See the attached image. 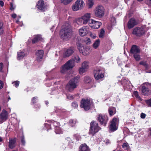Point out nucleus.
Returning a JSON list of instances; mask_svg holds the SVG:
<instances>
[{
	"mask_svg": "<svg viewBox=\"0 0 151 151\" xmlns=\"http://www.w3.org/2000/svg\"><path fill=\"white\" fill-rule=\"evenodd\" d=\"M60 36L62 39L66 41L69 40L71 37V32L70 27L68 23H66L63 26L60 32Z\"/></svg>",
	"mask_w": 151,
	"mask_h": 151,
	"instance_id": "1",
	"label": "nucleus"
},
{
	"mask_svg": "<svg viewBox=\"0 0 151 151\" xmlns=\"http://www.w3.org/2000/svg\"><path fill=\"white\" fill-rule=\"evenodd\" d=\"M91 14L86 13L81 17L76 19L74 22L80 25H83L90 22Z\"/></svg>",
	"mask_w": 151,
	"mask_h": 151,
	"instance_id": "2",
	"label": "nucleus"
},
{
	"mask_svg": "<svg viewBox=\"0 0 151 151\" xmlns=\"http://www.w3.org/2000/svg\"><path fill=\"white\" fill-rule=\"evenodd\" d=\"M60 123L58 122L48 121V130L51 129L52 126H54L55 127V132L56 134H60L63 133L62 129L60 127Z\"/></svg>",
	"mask_w": 151,
	"mask_h": 151,
	"instance_id": "3",
	"label": "nucleus"
},
{
	"mask_svg": "<svg viewBox=\"0 0 151 151\" xmlns=\"http://www.w3.org/2000/svg\"><path fill=\"white\" fill-rule=\"evenodd\" d=\"M78 80L77 78L71 79L66 86V89L69 91H71L76 88Z\"/></svg>",
	"mask_w": 151,
	"mask_h": 151,
	"instance_id": "4",
	"label": "nucleus"
},
{
	"mask_svg": "<svg viewBox=\"0 0 151 151\" xmlns=\"http://www.w3.org/2000/svg\"><path fill=\"white\" fill-rule=\"evenodd\" d=\"M105 10V9L103 6L101 5H99L94 9V14L96 17L101 18L104 15Z\"/></svg>",
	"mask_w": 151,
	"mask_h": 151,
	"instance_id": "5",
	"label": "nucleus"
},
{
	"mask_svg": "<svg viewBox=\"0 0 151 151\" xmlns=\"http://www.w3.org/2000/svg\"><path fill=\"white\" fill-rule=\"evenodd\" d=\"M85 3L83 0H77L72 6L73 10L76 11L82 9L85 6Z\"/></svg>",
	"mask_w": 151,
	"mask_h": 151,
	"instance_id": "6",
	"label": "nucleus"
},
{
	"mask_svg": "<svg viewBox=\"0 0 151 151\" xmlns=\"http://www.w3.org/2000/svg\"><path fill=\"white\" fill-rule=\"evenodd\" d=\"M100 128L98 126V124L96 122H92L90 124V129L89 133L93 135L98 132Z\"/></svg>",
	"mask_w": 151,
	"mask_h": 151,
	"instance_id": "7",
	"label": "nucleus"
},
{
	"mask_svg": "<svg viewBox=\"0 0 151 151\" xmlns=\"http://www.w3.org/2000/svg\"><path fill=\"white\" fill-rule=\"evenodd\" d=\"M118 122L117 119L114 118L110 122L109 127V131L111 132L116 131L118 129Z\"/></svg>",
	"mask_w": 151,
	"mask_h": 151,
	"instance_id": "8",
	"label": "nucleus"
},
{
	"mask_svg": "<svg viewBox=\"0 0 151 151\" xmlns=\"http://www.w3.org/2000/svg\"><path fill=\"white\" fill-rule=\"evenodd\" d=\"M97 118L101 125L104 126H106L108 120L106 115L99 114L97 115Z\"/></svg>",
	"mask_w": 151,
	"mask_h": 151,
	"instance_id": "9",
	"label": "nucleus"
},
{
	"mask_svg": "<svg viewBox=\"0 0 151 151\" xmlns=\"http://www.w3.org/2000/svg\"><path fill=\"white\" fill-rule=\"evenodd\" d=\"M90 100L88 99H83L81 101V106L85 110H88L90 107Z\"/></svg>",
	"mask_w": 151,
	"mask_h": 151,
	"instance_id": "10",
	"label": "nucleus"
},
{
	"mask_svg": "<svg viewBox=\"0 0 151 151\" xmlns=\"http://www.w3.org/2000/svg\"><path fill=\"white\" fill-rule=\"evenodd\" d=\"M104 70L100 69L95 70L94 71V77L96 80L100 79L104 77Z\"/></svg>",
	"mask_w": 151,
	"mask_h": 151,
	"instance_id": "11",
	"label": "nucleus"
},
{
	"mask_svg": "<svg viewBox=\"0 0 151 151\" xmlns=\"http://www.w3.org/2000/svg\"><path fill=\"white\" fill-rule=\"evenodd\" d=\"M101 23L99 22L91 19L90 22H89V26L92 29H98L101 25Z\"/></svg>",
	"mask_w": 151,
	"mask_h": 151,
	"instance_id": "12",
	"label": "nucleus"
},
{
	"mask_svg": "<svg viewBox=\"0 0 151 151\" xmlns=\"http://www.w3.org/2000/svg\"><path fill=\"white\" fill-rule=\"evenodd\" d=\"M77 46L80 52L82 53L83 55H86L89 54V49L88 48H84L82 45L79 43L77 44Z\"/></svg>",
	"mask_w": 151,
	"mask_h": 151,
	"instance_id": "13",
	"label": "nucleus"
},
{
	"mask_svg": "<svg viewBox=\"0 0 151 151\" xmlns=\"http://www.w3.org/2000/svg\"><path fill=\"white\" fill-rule=\"evenodd\" d=\"M145 33V30L142 27H137L134 28L132 34L137 36H141Z\"/></svg>",
	"mask_w": 151,
	"mask_h": 151,
	"instance_id": "14",
	"label": "nucleus"
},
{
	"mask_svg": "<svg viewBox=\"0 0 151 151\" xmlns=\"http://www.w3.org/2000/svg\"><path fill=\"white\" fill-rule=\"evenodd\" d=\"M7 111L5 110H3L0 114V121L1 123L5 121L8 118Z\"/></svg>",
	"mask_w": 151,
	"mask_h": 151,
	"instance_id": "15",
	"label": "nucleus"
},
{
	"mask_svg": "<svg viewBox=\"0 0 151 151\" xmlns=\"http://www.w3.org/2000/svg\"><path fill=\"white\" fill-rule=\"evenodd\" d=\"M88 27L85 26L83 27L79 30V34L81 36H85L88 33Z\"/></svg>",
	"mask_w": 151,
	"mask_h": 151,
	"instance_id": "16",
	"label": "nucleus"
},
{
	"mask_svg": "<svg viewBox=\"0 0 151 151\" xmlns=\"http://www.w3.org/2000/svg\"><path fill=\"white\" fill-rule=\"evenodd\" d=\"M36 7L38 9L44 12L45 11V6L44 1L43 0L39 1Z\"/></svg>",
	"mask_w": 151,
	"mask_h": 151,
	"instance_id": "17",
	"label": "nucleus"
},
{
	"mask_svg": "<svg viewBox=\"0 0 151 151\" xmlns=\"http://www.w3.org/2000/svg\"><path fill=\"white\" fill-rule=\"evenodd\" d=\"M44 53V51L42 50H39L36 52V59L37 61H40L42 60L43 57Z\"/></svg>",
	"mask_w": 151,
	"mask_h": 151,
	"instance_id": "18",
	"label": "nucleus"
},
{
	"mask_svg": "<svg viewBox=\"0 0 151 151\" xmlns=\"http://www.w3.org/2000/svg\"><path fill=\"white\" fill-rule=\"evenodd\" d=\"M137 24V22L135 19L134 18H132L129 21L127 24V26L129 29H131L133 27Z\"/></svg>",
	"mask_w": 151,
	"mask_h": 151,
	"instance_id": "19",
	"label": "nucleus"
},
{
	"mask_svg": "<svg viewBox=\"0 0 151 151\" xmlns=\"http://www.w3.org/2000/svg\"><path fill=\"white\" fill-rule=\"evenodd\" d=\"M142 92L145 96H148L151 93V91L146 86L143 85L142 87Z\"/></svg>",
	"mask_w": 151,
	"mask_h": 151,
	"instance_id": "20",
	"label": "nucleus"
},
{
	"mask_svg": "<svg viewBox=\"0 0 151 151\" xmlns=\"http://www.w3.org/2000/svg\"><path fill=\"white\" fill-rule=\"evenodd\" d=\"M64 65L66 69L69 70L73 68L74 66V62L73 60H70L68 61Z\"/></svg>",
	"mask_w": 151,
	"mask_h": 151,
	"instance_id": "21",
	"label": "nucleus"
},
{
	"mask_svg": "<svg viewBox=\"0 0 151 151\" xmlns=\"http://www.w3.org/2000/svg\"><path fill=\"white\" fill-rule=\"evenodd\" d=\"M130 52L131 53L134 54L136 53H139L140 52V50L138 47L136 45H134L132 47Z\"/></svg>",
	"mask_w": 151,
	"mask_h": 151,
	"instance_id": "22",
	"label": "nucleus"
},
{
	"mask_svg": "<svg viewBox=\"0 0 151 151\" xmlns=\"http://www.w3.org/2000/svg\"><path fill=\"white\" fill-rule=\"evenodd\" d=\"M79 151H90V150L88 146L86 144L84 143L80 145Z\"/></svg>",
	"mask_w": 151,
	"mask_h": 151,
	"instance_id": "23",
	"label": "nucleus"
},
{
	"mask_svg": "<svg viewBox=\"0 0 151 151\" xmlns=\"http://www.w3.org/2000/svg\"><path fill=\"white\" fill-rule=\"evenodd\" d=\"M16 140L15 139H10L9 142V147L13 149L16 146Z\"/></svg>",
	"mask_w": 151,
	"mask_h": 151,
	"instance_id": "24",
	"label": "nucleus"
},
{
	"mask_svg": "<svg viewBox=\"0 0 151 151\" xmlns=\"http://www.w3.org/2000/svg\"><path fill=\"white\" fill-rule=\"evenodd\" d=\"M121 84L124 86H127L128 85L130 86L131 84L128 79L125 78H123L121 80Z\"/></svg>",
	"mask_w": 151,
	"mask_h": 151,
	"instance_id": "25",
	"label": "nucleus"
},
{
	"mask_svg": "<svg viewBox=\"0 0 151 151\" xmlns=\"http://www.w3.org/2000/svg\"><path fill=\"white\" fill-rule=\"evenodd\" d=\"M74 52V49L73 48H70L68 49L64 53V55L66 57L70 56Z\"/></svg>",
	"mask_w": 151,
	"mask_h": 151,
	"instance_id": "26",
	"label": "nucleus"
},
{
	"mask_svg": "<svg viewBox=\"0 0 151 151\" xmlns=\"http://www.w3.org/2000/svg\"><path fill=\"white\" fill-rule=\"evenodd\" d=\"M42 39L41 35H35L34 36V38L32 40V43L34 44Z\"/></svg>",
	"mask_w": 151,
	"mask_h": 151,
	"instance_id": "27",
	"label": "nucleus"
},
{
	"mask_svg": "<svg viewBox=\"0 0 151 151\" xmlns=\"http://www.w3.org/2000/svg\"><path fill=\"white\" fill-rule=\"evenodd\" d=\"M25 53L22 51L18 52L17 53V58L18 60L22 59L25 56Z\"/></svg>",
	"mask_w": 151,
	"mask_h": 151,
	"instance_id": "28",
	"label": "nucleus"
},
{
	"mask_svg": "<svg viewBox=\"0 0 151 151\" xmlns=\"http://www.w3.org/2000/svg\"><path fill=\"white\" fill-rule=\"evenodd\" d=\"M109 115L111 116H112L115 113V109L114 107H110L108 110Z\"/></svg>",
	"mask_w": 151,
	"mask_h": 151,
	"instance_id": "29",
	"label": "nucleus"
},
{
	"mask_svg": "<svg viewBox=\"0 0 151 151\" xmlns=\"http://www.w3.org/2000/svg\"><path fill=\"white\" fill-rule=\"evenodd\" d=\"M100 43L99 40V39L97 40L93 44V47L95 49H96L99 46Z\"/></svg>",
	"mask_w": 151,
	"mask_h": 151,
	"instance_id": "30",
	"label": "nucleus"
},
{
	"mask_svg": "<svg viewBox=\"0 0 151 151\" xmlns=\"http://www.w3.org/2000/svg\"><path fill=\"white\" fill-rule=\"evenodd\" d=\"M70 60H73L74 64L75 62L76 63L80 62V61L81 59L78 56H73L72 58Z\"/></svg>",
	"mask_w": 151,
	"mask_h": 151,
	"instance_id": "31",
	"label": "nucleus"
},
{
	"mask_svg": "<svg viewBox=\"0 0 151 151\" xmlns=\"http://www.w3.org/2000/svg\"><path fill=\"white\" fill-rule=\"evenodd\" d=\"M94 4V2L93 0H88L87 1V4L88 7L89 8L92 7Z\"/></svg>",
	"mask_w": 151,
	"mask_h": 151,
	"instance_id": "32",
	"label": "nucleus"
},
{
	"mask_svg": "<svg viewBox=\"0 0 151 151\" xmlns=\"http://www.w3.org/2000/svg\"><path fill=\"white\" fill-rule=\"evenodd\" d=\"M76 119H70L69 121V124L72 127H73L76 124Z\"/></svg>",
	"mask_w": 151,
	"mask_h": 151,
	"instance_id": "33",
	"label": "nucleus"
},
{
	"mask_svg": "<svg viewBox=\"0 0 151 151\" xmlns=\"http://www.w3.org/2000/svg\"><path fill=\"white\" fill-rule=\"evenodd\" d=\"M4 34V30L3 27V24L0 22V35H1Z\"/></svg>",
	"mask_w": 151,
	"mask_h": 151,
	"instance_id": "34",
	"label": "nucleus"
},
{
	"mask_svg": "<svg viewBox=\"0 0 151 151\" xmlns=\"http://www.w3.org/2000/svg\"><path fill=\"white\" fill-rule=\"evenodd\" d=\"M105 34V31L103 29L101 30L99 33V37L100 38H103Z\"/></svg>",
	"mask_w": 151,
	"mask_h": 151,
	"instance_id": "35",
	"label": "nucleus"
},
{
	"mask_svg": "<svg viewBox=\"0 0 151 151\" xmlns=\"http://www.w3.org/2000/svg\"><path fill=\"white\" fill-rule=\"evenodd\" d=\"M133 57L136 61H139L140 60V57L139 53L134 54Z\"/></svg>",
	"mask_w": 151,
	"mask_h": 151,
	"instance_id": "36",
	"label": "nucleus"
},
{
	"mask_svg": "<svg viewBox=\"0 0 151 151\" xmlns=\"http://www.w3.org/2000/svg\"><path fill=\"white\" fill-rule=\"evenodd\" d=\"M87 70L82 66L79 70V73L80 74H82L85 72Z\"/></svg>",
	"mask_w": 151,
	"mask_h": 151,
	"instance_id": "37",
	"label": "nucleus"
},
{
	"mask_svg": "<svg viewBox=\"0 0 151 151\" xmlns=\"http://www.w3.org/2000/svg\"><path fill=\"white\" fill-rule=\"evenodd\" d=\"M84 81L86 83H89L91 81V79L89 77H86L84 78Z\"/></svg>",
	"mask_w": 151,
	"mask_h": 151,
	"instance_id": "38",
	"label": "nucleus"
},
{
	"mask_svg": "<svg viewBox=\"0 0 151 151\" xmlns=\"http://www.w3.org/2000/svg\"><path fill=\"white\" fill-rule=\"evenodd\" d=\"M84 42L87 44L89 45L91 43V41L89 38L88 37L85 38L84 40Z\"/></svg>",
	"mask_w": 151,
	"mask_h": 151,
	"instance_id": "39",
	"label": "nucleus"
},
{
	"mask_svg": "<svg viewBox=\"0 0 151 151\" xmlns=\"http://www.w3.org/2000/svg\"><path fill=\"white\" fill-rule=\"evenodd\" d=\"M122 147L125 150H128L129 148V147L127 143H124L122 145Z\"/></svg>",
	"mask_w": 151,
	"mask_h": 151,
	"instance_id": "40",
	"label": "nucleus"
},
{
	"mask_svg": "<svg viewBox=\"0 0 151 151\" xmlns=\"http://www.w3.org/2000/svg\"><path fill=\"white\" fill-rule=\"evenodd\" d=\"M82 66L87 70L88 67V62L86 61L82 63Z\"/></svg>",
	"mask_w": 151,
	"mask_h": 151,
	"instance_id": "41",
	"label": "nucleus"
},
{
	"mask_svg": "<svg viewBox=\"0 0 151 151\" xmlns=\"http://www.w3.org/2000/svg\"><path fill=\"white\" fill-rule=\"evenodd\" d=\"M67 70H68L67 69H66V68L64 66V65L61 68L60 72L62 73H64Z\"/></svg>",
	"mask_w": 151,
	"mask_h": 151,
	"instance_id": "42",
	"label": "nucleus"
},
{
	"mask_svg": "<svg viewBox=\"0 0 151 151\" xmlns=\"http://www.w3.org/2000/svg\"><path fill=\"white\" fill-rule=\"evenodd\" d=\"M61 1L65 4H67L71 2L70 0H61Z\"/></svg>",
	"mask_w": 151,
	"mask_h": 151,
	"instance_id": "43",
	"label": "nucleus"
},
{
	"mask_svg": "<svg viewBox=\"0 0 151 151\" xmlns=\"http://www.w3.org/2000/svg\"><path fill=\"white\" fill-rule=\"evenodd\" d=\"M38 98L37 96L34 97L32 99V102L33 104H35L36 103V101L37 100Z\"/></svg>",
	"mask_w": 151,
	"mask_h": 151,
	"instance_id": "44",
	"label": "nucleus"
},
{
	"mask_svg": "<svg viewBox=\"0 0 151 151\" xmlns=\"http://www.w3.org/2000/svg\"><path fill=\"white\" fill-rule=\"evenodd\" d=\"M139 64L140 65H143V66H145V67H147V63L146 62L142 61L141 62H140Z\"/></svg>",
	"mask_w": 151,
	"mask_h": 151,
	"instance_id": "45",
	"label": "nucleus"
},
{
	"mask_svg": "<svg viewBox=\"0 0 151 151\" xmlns=\"http://www.w3.org/2000/svg\"><path fill=\"white\" fill-rule=\"evenodd\" d=\"M67 98L68 99L71 100L74 98V96L70 94H68L67 95Z\"/></svg>",
	"mask_w": 151,
	"mask_h": 151,
	"instance_id": "46",
	"label": "nucleus"
},
{
	"mask_svg": "<svg viewBox=\"0 0 151 151\" xmlns=\"http://www.w3.org/2000/svg\"><path fill=\"white\" fill-rule=\"evenodd\" d=\"M133 93L136 98H138V99L140 98V97L139 95L138 92L137 91H134V92Z\"/></svg>",
	"mask_w": 151,
	"mask_h": 151,
	"instance_id": "47",
	"label": "nucleus"
},
{
	"mask_svg": "<svg viewBox=\"0 0 151 151\" xmlns=\"http://www.w3.org/2000/svg\"><path fill=\"white\" fill-rule=\"evenodd\" d=\"M21 142L23 145H24L25 144V141L24 140V137L23 136H22L21 137Z\"/></svg>",
	"mask_w": 151,
	"mask_h": 151,
	"instance_id": "48",
	"label": "nucleus"
},
{
	"mask_svg": "<svg viewBox=\"0 0 151 151\" xmlns=\"http://www.w3.org/2000/svg\"><path fill=\"white\" fill-rule=\"evenodd\" d=\"M72 106L73 108H75L78 107V105L76 103L73 102L72 104Z\"/></svg>",
	"mask_w": 151,
	"mask_h": 151,
	"instance_id": "49",
	"label": "nucleus"
},
{
	"mask_svg": "<svg viewBox=\"0 0 151 151\" xmlns=\"http://www.w3.org/2000/svg\"><path fill=\"white\" fill-rule=\"evenodd\" d=\"M12 83H14V86L16 87L18 86L19 84V82L18 81H16Z\"/></svg>",
	"mask_w": 151,
	"mask_h": 151,
	"instance_id": "50",
	"label": "nucleus"
},
{
	"mask_svg": "<svg viewBox=\"0 0 151 151\" xmlns=\"http://www.w3.org/2000/svg\"><path fill=\"white\" fill-rule=\"evenodd\" d=\"M146 102L148 105L151 106V99L146 100Z\"/></svg>",
	"mask_w": 151,
	"mask_h": 151,
	"instance_id": "51",
	"label": "nucleus"
},
{
	"mask_svg": "<svg viewBox=\"0 0 151 151\" xmlns=\"http://www.w3.org/2000/svg\"><path fill=\"white\" fill-rule=\"evenodd\" d=\"M90 36L93 39H95L96 37V34L92 33H91L90 34Z\"/></svg>",
	"mask_w": 151,
	"mask_h": 151,
	"instance_id": "52",
	"label": "nucleus"
},
{
	"mask_svg": "<svg viewBox=\"0 0 151 151\" xmlns=\"http://www.w3.org/2000/svg\"><path fill=\"white\" fill-rule=\"evenodd\" d=\"M74 136L76 137V139L77 140H79L81 138L80 136L78 134H76Z\"/></svg>",
	"mask_w": 151,
	"mask_h": 151,
	"instance_id": "53",
	"label": "nucleus"
},
{
	"mask_svg": "<svg viewBox=\"0 0 151 151\" xmlns=\"http://www.w3.org/2000/svg\"><path fill=\"white\" fill-rule=\"evenodd\" d=\"M3 86V83L2 81L0 80V89L2 88Z\"/></svg>",
	"mask_w": 151,
	"mask_h": 151,
	"instance_id": "54",
	"label": "nucleus"
},
{
	"mask_svg": "<svg viewBox=\"0 0 151 151\" xmlns=\"http://www.w3.org/2000/svg\"><path fill=\"white\" fill-rule=\"evenodd\" d=\"M140 116L142 118L144 119L145 118L146 115L145 114L142 113H141Z\"/></svg>",
	"mask_w": 151,
	"mask_h": 151,
	"instance_id": "55",
	"label": "nucleus"
},
{
	"mask_svg": "<svg viewBox=\"0 0 151 151\" xmlns=\"http://www.w3.org/2000/svg\"><path fill=\"white\" fill-rule=\"evenodd\" d=\"M10 9L11 10H13L14 9V8L13 7V4L12 3H10Z\"/></svg>",
	"mask_w": 151,
	"mask_h": 151,
	"instance_id": "56",
	"label": "nucleus"
},
{
	"mask_svg": "<svg viewBox=\"0 0 151 151\" xmlns=\"http://www.w3.org/2000/svg\"><path fill=\"white\" fill-rule=\"evenodd\" d=\"M3 68V64L2 63H0V71H1Z\"/></svg>",
	"mask_w": 151,
	"mask_h": 151,
	"instance_id": "57",
	"label": "nucleus"
},
{
	"mask_svg": "<svg viewBox=\"0 0 151 151\" xmlns=\"http://www.w3.org/2000/svg\"><path fill=\"white\" fill-rule=\"evenodd\" d=\"M4 4V3L3 1L0 0V5L2 7L3 6Z\"/></svg>",
	"mask_w": 151,
	"mask_h": 151,
	"instance_id": "58",
	"label": "nucleus"
},
{
	"mask_svg": "<svg viewBox=\"0 0 151 151\" xmlns=\"http://www.w3.org/2000/svg\"><path fill=\"white\" fill-rule=\"evenodd\" d=\"M17 16V15L15 14H13L12 15V17L13 18H15Z\"/></svg>",
	"mask_w": 151,
	"mask_h": 151,
	"instance_id": "59",
	"label": "nucleus"
},
{
	"mask_svg": "<svg viewBox=\"0 0 151 151\" xmlns=\"http://www.w3.org/2000/svg\"><path fill=\"white\" fill-rule=\"evenodd\" d=\"M62 147H61L62 148V150H64L66 148V146L64 144L63 145H62Z\"/></svg>",
	"mask_w": 151,
	"mask_h": 151,
	"instance_id": "60",
	"label": "nucleus"
},
{
	"mask_svg": "<svg viewBox=\"0 0 151 151\" xmlns=\"http://www.w3.org/2000/svg\"><path fill=\"white\" fill-rule=\"evenodd\" d=\"M47 125V123H45L44 124L45 127L44 128H45V129H46L47 128V127H46Z\"/></svg>",
	"mask_w": 151,
	"mask_h": 151,
	"instance_id": "61",
	"label": "nucleus"
},
{
	"mask_svg": "<svg viewBox=\"0 0 151 151\" xmlns=\"http://www.w3.org/2000/svg\"><path fill=\"white\" fill-rule=\"evenodd\" d=\"M2 140H3L2 138L1 137H0V142L2 141Z\"/></svg>",
	"mask_w": 151,
	"mask_h": 151,
	"instance_id": "62",
	"label": "nucleus"
},
{
	"mask_svg": "<svg viewBox=\"0 0 151 151\" xmlns=\"http://www.w3.org/2000/svg\"><path fill=\"white\" fill-rule=\"evenodd\" d=\"M11 99H10V97H9V98H8V100H10Z\"/></svg>",
	"mask_w": 151,
	"mask_h": 151,
	"instance_id": "63",
	"label": "nucleus"
},
{
	"mask_svg": "<svg viewBox=\"0 0 151 151\" xmlns=\"http://www.w3.org/2000/svg\"><path fill=\"white\" fill-rule=\"evenodd\" d=\"M150 134L151 135V129L150 130Z\"/></svg>",
	"mask_w": 151,
	"mask_h": 151,
	"instance_id": "64",
	"label": "nucleus"
}]
</instances>
